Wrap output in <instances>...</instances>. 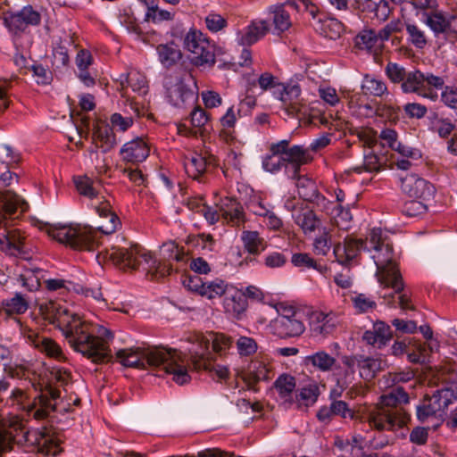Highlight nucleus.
<instances>
[{
	"instance_id": "680f3d73",
	"label": "nucleus",
	"mask_w": 457,
	"mask_h": 457,
	"mask_svg": "<svg viewBox=\"0 0 457 457\" xmlns=\"http://www.w3.org/2000/svg\"><path fill=\"white\" fill-rule=\"evenodd\" d=\"M407 72L403 66L396 62H389L385 67L386 76L394 84L400 83L402 85Z\"/></svg>"
},
{
	"instance_id": "b1692460",
	"label": "nucleus",
	"mask_w": 457,
	"mask_h": 457,
	"mask_svg": "<svg viewBox=\"0 0 457 457\" xmlns=\"http://www.w3.org/2000/svg\"><path fill=\"white\" fill-rule=\"evenodd\" d=\"M149 153L150 148L148 145L141 137L127 142L120 151L122 160L130 163L144 162L148 157Z\"/></svg>"
},
{
	"instance_id": "6e6552de",
	"label": "nucleus",
	"mask_w": 457,
	"mask_h": 457,
	"mask_svg": "<svg viewBox=\"0 0 457 457\" xmlns=\"http://www.w3.org/2000/svg\"><path fill=\"white\" fill-rule=\"evenodd\" d=\"M164 87L167 101L175 108L192 107L198 99L197 86L190 74L167 77Z\"/></svg>"
},
{
	"instance_id": "de8ad7c7",
	"label": "nucleus",
	"mask_w": 457,
	"mask_h": 457,
	"mask_svg": "<svg viewBox=\"0 0 457 457\" xmlns=\"http://www.w3.org/2000/svg\"><path fill=\"white\" fill-rule=\"evenodd\" d=\"M353 307L356 313L363 314L372 312L377 309V303L373 297L360 293L351 297Z\"/></svg>"
},
{
	"instance_id": "774afa93",
	"label": "nucleus",
	"mask_w": 457,
	"mask_h": 457,
	"mask_svg": "<svg viewBox=\"0 0 457 457\" xmlns=\"http://www.w3.org/2000/svg\"><path fill=\"white\" fill-rule=\"evenodd\" d=\"M283 167L286 169L284 156H277L270 153L262 159V168L268 172L277 173Z\"/></svg>"
},
{
	"instance_id": "2f4dec72",
	"label": "nucleus",
	"mask_w": 457,
	"mask_h": 457,
	"mask_svg": "<svg viewBox=\"0 0 457 457\" xmlns=\"http://www.w3.org/2000/svg\"><path fill=\"white\" fill-rule=\"evenodd\" d=\"M158 60L164 68L175 66L182 58V52L179 46L173 41L166 44H160L156 46Z\"/></svg>"
},
{
	"instance_id": "bf43d9fd",
	"label": "nucleus",
	"mask_w": 457,
	"mask_h": 457,
	"mask_svg": "<svg viewBox=\"0 0 457 457\" xmlns=\"http://www.w3.org/2000/svg\"><path fill=\"white\" fill-rule=\"evenodd\" d=\"M394 291H395V290L394 289ZM403 289L402 291H400L399 293H397V295H398L397 304L395 301L394 295H384L382 296V298L384 299L386 304L388 307L395 308L396 306H399L403 311L414 310L415 308L411 304V300L410 295H408L406 293H403ZM395 294H396V292H395Z\"/></svg>"
},
{
	"instance_id": "603ef678",
	"label": "nucleus",
	"mask_w": 457,
	"mask_h": 457,
	"mask_svg": "<svg viewBox=\"0 0 457 457\" xmlns=\"http://www.w3.org/2000/svg\"><path fill=\"white\" fill-rule=\"evenodd\" d=\"M426 23L436 36L442 34L447 38V16L441 12H433L427 16Z\"/></svg>"
},
{
	"instance_id": "79ce46f5",
	"label": "nucleus",
	"mask_w": 457,
	"mask_h": 457,
	"mask_svg": "<svg viewBox=\"0 0 457 457\" xmlns=\"http://www.w3.org/2000/svg\"><path fill=\"white\" fill-rule=\"evenodd\" d=\"M94 139L101 143L100 147L104 152H107L116 145L115 135L112 129L107 124H98L93 132Z\"/></svg>"
},
{
	"instance_id": "4be33fe9",
	"label": "nucleus",
	"mask_w": 457,
	"mask_h": 457,
	"mask_svg": "<svg viewBox=\"0 0 457 457\" xmlns=\"http://www.w3.org/2000/svg\"><path fill=\"white\" fill-rule=\"evenodd\" d=\"M423 82V72L419 70L410 71L406 73L403 82L401 85V89L403 93H415L424 98L436 101L438 98V94H434L425 89Z\"/></svg>"
},
{
	"instance_id": "bb28decb",
	"label": "nucleus",
	"mask_w": 457,
	"mask_h": 457,
	"mask_svg": "<svg viewBox=\"0 0 457 457\" xmlns=\"http://www.w3.org/2000/svg\"><path fill=\"white\" fill-rule=\"evenodd\" d=\"M292 219L305 235L313 233L321 225V220L315 212L304 204L300 205V210Z\"/></svg>"
},
{
	"instance_id": "9b49d317",
	"label": "nucleus",
	"mask_w": 457,
	"mask_h": 457,
	"mask_svg": "<svg viewBox=\"0 0 457 457\" xmlns=\"http://www.w3.org/2000/svg\"><path fill=\"white\" fill-rule=\"evenodd\" d=\"M189 361L193 370H205L212 379L218 382H222L228 378V368L213 362L212 353L210 351V343L208 340H201L196 345L189 350Z\"/></svg>"
},
{
	"instance_id": "412c9836",
	"label": "nucleus",
	"mask_w": 457,
	"mask_h": 457,
	"mask_svg": "<svg viewBox=\"0 0 457 457\" xmlns=\"http://www.w3.org/2000/svg\"><path fill=\"white\" fill-rule=\"evenodd\" d=\"M25 237L18 229H7L0 235V251L14 257L26 258Z\"/></svg>"
},
{
	"instance_id": "7c9ffc66",
	"label": "nucleus",
	"mask_w": 457,
	"mask_h": 457,
	"mask_svg": "<svg viewBox=\"0 0 457 457\" xmlns=\"http://www.w3.org/2000/svg\"><path fill=\"white\" fill-rule=\"evenodd\" d=\"M247 307L245 295L241 291L229 287L223 299L225 312L232 316H238Z\"/></svg>"
},
{
	"instance_id": "72a5a7b5",
	"label": "nucleus",
	"mask_w": 457,
	"mask_h": 457,
	"mask_svg": "<svg viewBox=\"0 0 457 457\" xmlns=\"http://www.w3.org/2000/svg\"><path fill=\"white\" fill-rule=\"evenodd\" d=\"M361 90L364 95L374 97L384 98L390 95L386 82L370 74L363 76Z\"/></svg>"
},
{
	"instance_id": "f03ea898",
	"label": "nucleus",
	"mask_w": 457,
	"mask_h": 457,
	"mask_svg": "<svg viewBox=\"0 0 457 457\" xmlns=\"http://www.w3.org/2000/svg\"><path fill=\"white\" fill-rule=\"evenodd\" d=\"M69 345L94 363L107 361L111 357L112 332L107 328L83 320L79 316L63 335Z\"/></svg>"
},
{
	"instance_id": "c9c22d12",
	"label": "nucleus",
	"mask_w": 457,
	"mask_h": 457,
	"mask_svg": "<svg viewBox=\"0 0 457 457\" xmlns=\"http://www.w3.org/2000/svg\"><path fill=\"white\" fill-rule=\"evenodd\" d=\"M28 309V300L21 293H16L13 297L2 302L0 315L3 313L6 316L20 315L25 313Z\"/></svg>"
},
{
	"instance_id": "4d7b16f0",
	"label": "nucleus",
	"mask_w": 457,
	"mask_h": 457,
	"mask_svg": "<svg viewBox=\"0 0 457 457\" xmlns=\"http://www.w3.org/2000/svg\"><path fill=\"white\" fill-rule=\"evenodd\" d=\"M61 395L60 390L49 386H46L37 396H44V406L43 408L46 411V420L49 417L50 413L55 411L56 404L52 403L53 401L57 400Z\"/></svg>"
},
{
	"instance_id": "f3484780",
	"label": "nucleus",
	"mask_w": 457,
	"mask_h": 457,
	"mask_svg": "<svg viewBox=\"0 0 457 457\" xmlns=\"http://www.w3.org/2000/svg\"><path fill=\"white\" fill-rule=\"evenodd\" d=\"M274 95L282 102L286 112L289 116H297L301 112L303 103L301 97V87L298 84L281 83L278 85Z\"/></svg>"
},
{
	"instance_id": "c756f323",
	"label": "nucleus",
	"mask_w": 457,
	"mask_h": 457,
	"mask_svg": "<svg viewBox=\"0 0 457 457\" xmlns=\"http://www.w3.org/2000/svg\"><path fill=\"white\" fill-rule=\"evenodd\" d=\"M365 242L362 239L346 237L344 245L337 244L334 247V253L340 262H348L354 259L363 248Z\"/></svg>"
},
{
	"instance_id": "37998d69",
	"label": "nucleus",
	"mask_w": 457,
	"mask_h": 457,
	"mask_svg": "<svg viewBox=\"0 0 457 457\" xmlns=\"http://www.w3.org/2000/svg\"><path fill=\"white\" fill-rule=\"evenodd\" d=\"M296 187L300 198L306 202H312L317 198L319 189L316 183L306 177L297 176Z\"/></svg>"
},
{
	"instance_id": "0eeeda50",
	"label": "nucleus",
	"mask_w": 457,
	"mask_h": 457,
	"mask_svg": "<svg viewBox=\"0 0 457 457\" xmlns=\"http://www.w3.org/2000/svg\"><path fill=\"white\" fill-rule=\"evenodd\" d=\"M47 234L56 241L73 249L94 251L98 247L97 232L91 227L79 224L46 225Z\"/></svg>"
},
{
	"instance_id": "0e129e2a",
	"label": "nucleus",
	"mask_w": 457,
	"mask_h": 457,
	"mask_svg": "<svg viewBox=\"0 0 457 457\" xmlns=\"http://www.w3.org/2000/svg\"><path fill=\"white\" fill-rule=\"evenodd\" d=\"M381 168L380 158L373 154L369 153L364 154L363 164L353 168V170L356 173H361L362 171L374 172L378 171Z\"/></svg>"
},
{
	"instance_id": "13d9d810",
	"label": "nucleus",
	"mask_w": 457,
	"mask_h": 457,
	"mask_svg": "<svg viewBox=\"0 0 457 457\" xmlns=\"http://www.w3.org/2000/svg\"><path fill=\"white\" fill-rule=\"evenodd\" d=\"M330 407L334 416H339L343 419H351V420H358L360 419V412L353 411L348 406V403L342 400L332 401L330 403Z\"/></svg>"
},
{
	"instance_id": "e433bc0d",
	"label": "nucleus",
	"mask_w": 457,
	"mask_h": 457,
	"mask_svg": "<svg viewBox=\"0 0 457 457\" xmlns=\"http://www.w3.org/2000/svg\"><path fill=\"white\" fill-rule=\"evenodd\" d=\"M317 29L325 37L332 40H336L340 37L345 30L344 24L334 17H325L324 19H319V27Z\"/></svg>"
},
{
	"instance_id": "8fccbe9b",
	"label": "nucleus",
	"mask_w": 457,
	"mask_h": 457,
	"mask_svg": "<svg viewBox=\"0 0 457 457\" xmlns=\"http://www.w3.org/2000/svg\"><path fill=\"white\" fill-rule=\"evenodd\" d=\"M408 41L418 49H423L428 44L425 31L415 23L406 24Z\"/></svg>"
},
{
	"instance_id": "a211bd4d",
	"label": "nucleus",
	"mask_w": 457,
	"mask_h": 457,
	"mask_svg": "<svg viewBox=\"0 0 457 457\" xmlns=\"http://www.w3.org/2000/svg\"><path fill=\"white\" fill-rule=\"evenodd\" d=\"M40 22L41 14L29 4L4 18V23L14 33L23 32L29 26H37Z\"/></svg>"
},
{
	"instance_id": "58836bf2",
	"label": "nucleus",
	"mask_w": 457,
	"mask_h": 457,
	"mask_svg": "<svg viewBox=\"0 0 457 457\" xmlns=\"http://www.w3.org/2000/svg\"><path fill=\"white\" fill-rule=\"evenodd\" d=\"M383 369V361L380 359L361 354L359 373L365 380L372 379L378 371Z\"/></svg>"
},
{
	"instance_id": "393cba45",
	"label": "nucleus",
	"mask_w": 457,
	"mask_h": 457,
	"mask_svg": "<svg viewBox=\"0 0 457 457\" xmlns=\"http://www.w3.org/2000/svg\"><path fill=\"white\" fill-rule=\"evenodd\" d=\"M270 25L264 20L253 21L244 31L237 35V42L239 45L246 46H252L263 37L269 31Z\"/></svg>"
},
{
	"instance_id": "c03bdc74",
	"label": "nucleus",
	"mask_w": 457,
	"mask_h": 457,
	"mask_svg": "<svg viewBox=\"0 0 457 457\" xmlns=\"http://www.w3.org/2000/svg\"><path fill=\"white\" fill-rule=\"evenodd\" d=\"M74 184L79 195L90 199L97 197L100 186L98 181H95L87 176H78L74 178Z\"/></svg>"
},
{
	"instance_id": "864d4df0",
	"label": "nucleus",
	"mask_w": 457,
	"mask_h": 457,
	"mask_svg": "<svg viewBox=\"0 0 457 457\" xmlns=\"http://www.w3.org/2000/svg\"><path fill=\"white\" fill-rule=\"evenodd\" d=\"M5 374L12 378L30 379L31 370L27 363H9L4 364Z\"/></svg>"
},
{
	"instance_id": "a19ab883",
	"label": "nucleus",
	"mask_w": 457,
	"mask_h": 457,
	"mask_svg": "<svg viewBox=\"0 0 457 457\" xmlns=\"http://www.w3.org/2000/svg\"><path fill=\"white\" fill-rule=\"evenodd\" d=\"M305 363L312 364L320 371L327 372L332 370L336 359L325 351H318L305 357Z\"/></svg>"
},
{
	"instance_id": "39448f33",
	"label": "nucleus",
	"mask_w": 457,
	"mask_h": 457,
	"mask_svg": "<svg viewBox=\"0 0 457 457\" xmlns=\"http://www.w3.org/2000/svg\"><path fill=\"white\" fill-rule=\"evenodd\" d=\"M101 254H104V259L111 260L122 270H141L147 276L150 275L151 279L163 278L171 271L170 265L162 263L139 245H132L128 248L112 246Z\"/></svg>"
},
{
	"instance_id": "e2e57ef3",
	"label": "nucleus",
	"mask_w": 457,
	"mask_h": 457,
	"mask_svg": "<svg viewBox=\"0 0 457 457\" xmlns=\"http://www.w3.org/2000/svg\"><path fill=\"white\" fill-rule=\"evenodd\" d=\"M428 210V202L413 199L404 203L402 212L408 217H416L425 213Z\"/></svg>"
},
{
	"instance_id": "9d476101",
	"label": "nucleus",
	"mask_w": 457,
	"mask_h": 457,
	"mask_svg": "<svg viewBox=\"0 0 457 457\" xmlns=\"http://www.w3.org/2000/svg\"><path fill=\"white\" fill-rule=\"evenodd\" d=\"M457 400V386H444L436 390L432 395H426L417 406V418L427 422L429 418L444 420L447 408Z\"/></svg>"
},
{
	"instance_id": "ddd939ff",
	"label": "nucleus",
	"mask_w": 457,
	"mask_h": 457,
	"mask_svg": "<svg viewBox=\"0 0 457 457\" xmlns=\"http://www.w3.org/2000/svg\"><path fill=\"white\" fill-rule=\"evenodd\" d=\"M270 328L274 335L280 338L300 337L305 330L300 312L285 308L283 312L271 321Z\"/></svg>"
},
{
	"instance_id": "69168bd1",
	"label": "nucleus",
	"mask_w": 457,
	"mask_h": 457,
	"mask_svg": "<svg viewBox=\"0 0 457 457\" xmlns=\"http://www.w3.org/2000/svg\"><path fill=\"white\" fill-rule=\"evenodd\" d=\"M227 223L234 227H241L245 222V214L244 208L240 203L237 202V206H232L228 215L222 217Z\"/></svg>"
},
{
	"instance_id": "5701e85b",
	"label": "nucleus",
	"mask_w": 457,
	"mask_h": 457,
	"mask_svg": "<svg viewBox=\"0 0 457 457\" xmlns=\"http://www.w3.org/2000/svg\"><path fill=\"white\" fill-rule=\"evenodd\" d=\"M336 329V320L332 313L320 311L312 312L310 315V330L314 337H327Z\"/></svg>"
},
{
	"instance_id": "dca6fc26",
	"label": "nucleus",
	"mask_w": 457,
	"mask_h": 457,
	"mask_svg": "<svg viewBox=\"0 0 457 457\" xmlns=\"http://www.w3.org/2000/svg\"><path fill=\"white\" fill-rule=\"evenodd\" d=\"M401 182L403 192L413 199L429 202L436 193L435 187L429 181L414 173L407 174Z\"/></svg>"
},
{
	"instance_id": "2eb2a0df",
	"label": "nucleus",
	"mask_w": 457,
	"mask_h": 457,
	"mask_svg": "<svg viewBox=\"0 0 457 457\" xmlns=\"http://www.w3.org/2000/svg\"><path fill=\"white\" fill-rule=\"evenodd\" d=\"M21 334L28 344L47 356L56 360L64 359L62 348L53 339L46 337L28 326L21 325Z\"/></svg>"
},
{
	"instance_id": "423d86ee",
	"label": "nucleus",
	"mask_w": 457,
	"mask_h": 457,
	"mask_svg": "<svg viewBox=\"0 0 457 457\" xmlns=\"http://www.w3.org/2000/svg\"><path fill=\"white\" fill-rule=\"evenodd\" d=\"M5 433L11 440V448H12V442H15L19 445L27 447L28 451H37L45 455L56 456L62 452L61 434L52 425L44 426L41 428L21 430L13 437L6 431Z\"/></svg>"
},
{
	"instance_id": "052dcab7",
	"label": "nucleus",
	"mask_w": 457,
	"mask_h": 457,
	"mask_svg": "<svg viewBox=\"0 0 457 457\" xmlns=\"http://www.w3.org/2000/svg\"><path fill=\"white\" fill-rule=\"evenodd\" d=\"M237 349L240 356L248 357L253 355L258 349V345L253 337L241 336L237 340Z\"/></svg>"
},
{
	"instance_id": "7ed1b4c3",
	"label": "nucleus",
	"mask_w": 457,
	"mask_h": 457,
	"mask_svg": "<svg viewBox=\"0 0 457 457\" xmlns=\"http://www.w3.org/2000/svg\"><path fill=\"white\" fill-rule=\"evenodd\" d=\"M410 397L402 386H396L381 395L377 403L365 406L360 412V420L379 431L403 428L411 420L403 404L409 403Z\"/></svg>"
},
{
	"instance_id": "1a4fd4ad",
	"label": "nucleus",
	"mask_w": 457,
	"mask_h": 457,
	"mask_svg": "<svg viewBox=\"0 0 457 457\" xmlns=\"http://www.w3.org/2000/svg\"><path fill=\"white\" fill-rule=\"evenodd\" d=\"M183 43L191 54V62L196 67H212L216 56L223 54L220 47L216 46L199 30L190 29Z\"/></svg>"
},
{
	"instance_id": "a18cd8bd",
	"label": "nucleus",
	"mask_w": 457,
	"mask_h": 457,
	"mask_svg": "<svg viewBox=\"0 0 457 457\" xmlns=\"http://www.w3.org/2000/svg\"><path fill=\"white\" fill-rule=\"evenodd\" d=\"M270 12L273 14V24L277 31L284 32L291 27L290 15L284 9V4L272 5Z\"/></svg>"
},
{
	"instance_id": "f257e3e1",
	"label": "nucleus",
	"mask_w": 457,
	"mask_h": 457,
	"mask_svg": "<svg viewBox=\"0 0 457 457\" xmlns=\"http://www.w3.org/2000/svg\"><path fill=\"white\" fill-rule=\"evenodd\" d=\"M116 357L125 367L145 369L146 366L162 367L167 374L172 375V380L179 386L191 380L188 360L175 349H120Z\"/></svg>"
},
{
	"instance_id": "338daca9",
	"label": "nucleus",
	"mask_w": 457,
	"mask_h": 457,
	"mask_svg": "<svg viewBox=\"0 0 457 457\" xmlns=\"http://www.w3.org/2000/svg\"><path fill=\"white\" fill-rule=\"evenodd\" d=\"M227 223L234 227H241L245 222V214L244 208L240 203L237 202V206H232L228 215L222 217Z\"/></svg>"
},
{
	"instance_id": "20e7f679",
	"label": "nucleus",
	"mask_w": 457,
	"mask_h": 457,
	"mask_svg": "<svg viewBox=\"0 0 457 457\" xmlns=\"http://www.w3.org/2000/svg\"><path fill=\"white\" fill-rule=\"evenodd\" d=\"M366 240L370 245L366 249L372 252L371 258L377 266L376 275L380 285L395 289L396 293L404 289L389 237L380 228H373Z\"/></svg>"
},
{
	"instance_id": "f704fd0d",
	"label": "nucleus",
	"mask_w": 457,
	"mask_h": 457,
	"mask_svg": "<svg viewBox=\"0 0 457 457\" xmlns=\"http://www.w3.org/2000/svg\"><path fill=\"white\" fill-rule=\"evenodd\" d=\"M125 84L126 87H131L134 92H137L139 95H145L148 91L145 76L136 71L129 72L126 76H120V92L122 96H125L126 94L124 92Z\"/></svg>"
},
{
	"instance_id": "3c124183",
	"label": "nucleus",
	"mask_w": 457,
	"mask_h": 457,
	"mask_svg": "<svg viewBox=\"0 0 457 457\" xmlns=\"http://www.w3.org/2000/svg\"><path fill=\"white\" fill-rule=\"evenodd\" d=\"M187 245L204 252H212L213 250L214 239L210 234L189 235L186 241Z\"/></svg>"
},
{
	"instance_id": "a878e982",
	"label": "nucleus",
	"mask_w": 457,
	"mask_h": 457,
	"mask_svg": "<svg viewBox=\"0 0 457 457\" xmlns=\"http://www.w3.org/2000/svg\"><path fill=\"white\" fill-rule=\"evenodd\" d=\"M214 164V156L205 157L198 153L187 156L184 161V168L187 174L194 179H199L205 172L207 166Z\"/></svg>"
},
{
	"instance_id": "c85d7f7f",
	"label": "nucleus",
	"mask_w": 457,
	"mask_h": 457,
	"mask_svg": "<svg viewBox=\"0 0 457 457\" xmlns=\"http://www.w3.org/2000/svg\"><path fill=\"white\" fill-rule=\"evenodd\" d=\"M320 395V387L316 382H311L295 391L294 404L298 410L307 409L315 404Z\"/></svg>"
},
{
	"instance_id": "cd10ccee",
	"label": "nucleus",
	"mask_w": 457,
	"mask_h": 457,
	"mask_svg": "<svg viewBox=\"0 0 457 457\" xmlns=\"http://www.w3.org/2000/svg\"><path fill=\"white\" fill-rule=\"evenodd\" d=\"M381 36L379 31L363 29L355 37V46L359 49L378 54L382 51L385 43V39Z\"/></svg>"
},
{
	"instance_id": "f8f14e48",
	"label": "nucleus",
	"mask_w": 457,
	"mask_h": 457,
	"mask_svg": "<svg viewBox=\"0 0 457 457\" xmlns=\"http://www.w3.org/2000/svg\"><path fill=\"white\" fill-rule=\"evenodd\" d=\"M44 401V396H36L31 400L26 390L15 387L6 398L5 404L15 407L35 420L41 421L46 420V413L42 405Z\"/></svg>"
},
{
	"instance_id": "4468645a",
	"label": "nucleus",
	"mask_w": 457,
	"mask_h": 457,
	"mask_svg": "<svg viewBox=\"0 0 457 457\" xmlns=\"http://www.w3.org/2000/svg\"><path fill=\"white\" fill-rule=\"evenodd\" d=\"M40 311L45 320H48L51 324L56 325L62 335L68 331L70 326L71 327L75 320L79 317L77 313L70 311L67 306L54 301L41 304Z\"/></svg>"
},
{
	"instance_id": "6ab92c4d",
	"label": "nucleus",
	"mask_w": 457,
	"mask_h": 457,
	"mask_svg": "<svg viewBox=\"0 0 457 457\" xmlns=\"http://www.w3.org/2000/svg\"><path fill=\"white\" fill-rule=\"evenodd\" d=\"M284 159L286 162V173L288 177L295 179L300 172L301 167L312 162L313 155L307 147L295 145L289 147Z\"/></svg>"
},
{
	"instance_id": "6e6d98bb",
	"label": "nucleus",
	"mask_w": 457,
	"mask_h": 457,
	"mask_svg": "<svg viewBox=\"0 0 457 457\" xmlns=\"http://www.w3.org/2000/svg\"><path fill=\"white\" fill-rule=\"evenodd\" d=\"M119 21H120V23L122 26H124L129 32H132L138 36H140L142 34V30L137 22V20L129 8L123 9L120 12Z\"/></svg>"
},
{
	"instance_id": "5fc2aeb1",
	"label": "nucleus",
	"mask_w": 457,
	"mask_h": 457,
	"mask_svg": "<svg viewBox=\"0 0 457 457\" xmlns=\"http://www.w3.org/2000/svg\"><path fill=\"white\" fill-rule=\"evenodd\" d=\"M39 272L40 270H27L19 275L17 280L21 285V287L26 288L28 291H36L40 287V278L37 275Z\"/></svg>"
},
{
	"instance_id": "09e8293b",
	"label": "nucleus",
	"mask_w": 457,
	"mask_h": 457,
	"mask_svg": "<svg viewBox=\"0 0 457 457\" xmlns=\"http://www.w3.org/2000/svg\"><path fill=\"white\" fill-rule=\"evenodd\" d=\"M331 217L334 220V225L340 230L346 231L352 226V214L348 208H344L341 204H337V208H333Z\"/></svg>"
},
{
	"instance_id": "4c0bfd02",
	"label": "nucleus",
	"mask_w": 457,
	"mask_h": 457,
	"mask_svg": "<svg viewBox=\"0 0 457 457\" xmlns=\"http://www.w3.org/2000/svg\"><path fill=\"white\" fill-rule=\"evenodd\" d=\"M241 240L244 248L253 255H259L266 248V242L257 231L245 230L242 232Z\"/></svg>"
},
{
	"instance_id": "ea45409f",
	"label": "nucleus",
	"mask_w": 457,
	"mask_h": 457,
	"mask_svg": "<svg viewBox=\"0 0 457 457\" xmlns=\"http://www.w3.org/2000/svg\"><path fill=\"white\" fill-rule=\"evenodd\" d=\"M291 262L295 267L300 269H313L322 275L328 271L327 265L317 262L310 253H296L292 255Z\"/></svg>"
},
{
	"instance_id": "49530a36",
	"label": "nucleus",
	"mask_w": 457,
	"mask_h": 457,
	"mask_svg": "<svg viewBox=\"0 0 457 457\" xmlns=\"http://www.w3.org/2000/svg\"><path fill=\"white\" fill-rule=\"evenodd\" d=\"M228 284L220 278H216L212 281H205L204 285H202L201 295L205 296L208 299H214L225 295L228 290Z\"/></svg>"
},
{
	"instance_id": "473e14b6",
	"label": "nucleus",
	"mask_w": 457,
	"mask_h": 457,
	"mask_svg": "<svg viewBox=\"0 0 457 457\" xmlns=\"http://www.w3.org/2000/svg\"><path fill=\"white\" fill-rule=\"evenodd\" d=\"M274 387L285 404H294L293 393L296 387L295 378L288 373L280 374L274 382Z\"/></svg>"
},
{
	"instance_id": "aec40b11",
	"label": "nucleus",
	"mask_w": 457,
	"mask_h": 457,
	"mask_svg": "<svg viewBox=\"0 0 457 457\" xmlns=\"http://www.w3.org/2000/svg\"><path fill=\"white\" fill-rule=\"evenodd\" d=\"M28 208V204L17 194L11 191L0 192V228H6L7 218H12L18 210L22 213Z\"/></svg>"
}]
</instances>
